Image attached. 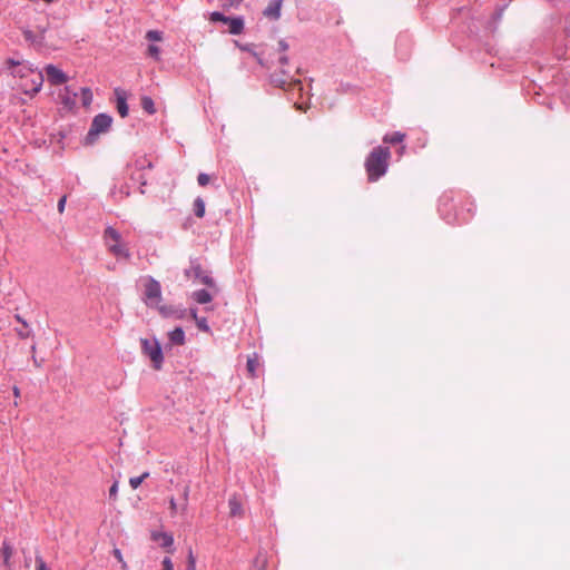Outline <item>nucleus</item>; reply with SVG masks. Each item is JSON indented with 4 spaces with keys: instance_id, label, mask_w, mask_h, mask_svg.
I'll use <instances>...</instances> for the list:
<instances>
[{
    "instance_id": "nucleus-1",
    "label": "nucleus",
    "mask_w": 570,
    "mask_h": 570,
    "mask_svg": "<svg viewBox=\"0 0 570 570\" xmlns=\"http://www.w3.org/2000/svg\"><path fill=\"white\" fill-rule=\"evenodd\" d=\"M4 65L10 70L13 77H18L21 80H24L31 77V85L21 82L20 87L27 95H36L40 91L43 83V76L40 71H36L31 66L23 63L21 61L9 58L6 60Z\"/></svg>"
},
{
    "instance_id": "nucleus-2",
    "label": "nucleus",
    "mask_w": 570,
    "mask_h": 570,
    "mask_svg": "<svg viewBox=\"0 0 570 570\" xmlns=\"http://www.w3.org/2000/svg\"><path fill=\"white\" fill-rule=\"evenodd\" d=\"M391 158V151L387 147H375L365 160V169L370 181H376L385 175L389 161Z\"/></svg>"
},
{
    "instance_id": "nucleus-3",
    "label": "nucleus",
    "mask_w": 570,
    "mask_h": 570,
    "mask_svg": "<svg viewBox=\"0 0 570 570\" xmlns=\"http://www.w3.org/2000/svg\"><path fill=\"white\" fill-rule=\"evenodd\" d=\"M145 302L149 307L158 309L160 315L164 317H175L178 320L185 317V309L176 308L173 305L161 304L160 287H147Z\"/></svg>"
},
{
    "instance_id": "nucleus-4",
    "label": "nucleus",
    "mask_w": 570,
    "mask_h": 570,
    "mask_svg": "<svg viewBox=\"0 0 570 570\" xmlns=\"http://www.w3.org/2000/svg\"><path fill=\"white\" fill-rule=\"evenodd\" d=\"M105 243L108 250L117 258L128 259L130 257L127 245L122 242L120 234L112 227L105 230Z\"/></svg>"
},
{
    "instance_id": "nucleus-5",
    "label": "nucleus",
    "mask_w": 570,
    "mask_h": 570,
    "mask_svg": "<svg viewBox=\"0 0 570 570\" xmlns=\"http://www.w3.org/2000/svg\"><path fill=\"white\" fill-rule=\"evenodd\" d=\"M140 343H141L142 353L150 358V361L153 362L154 368L160 370L163 361H164V356H163V352H161L159 342L156 340L150 341L147 338H141Z\"/></svg>"
},
{
    "instance_id": "nucleus-6",
    "label": "nucleus",
    "mask_w": 570,
    "mask_h": 570,
    "mask_svg": "<svg viewBox=\"0 0 570 570\" xmlns=\"http://www.w3.org/2000/svg\"><path fill=\"white\" fill-rule=\"evenodd\" d=\"M187 281L200 283L203 285H212L213 278L198 263H191L189 269L186 271Z\"/></svg>"
},
{
    "instance_id": "nucleus-7",
    "label": "nucleus",
    "mask_w": 570,
    "mask_h": 570,
    "mask_svg": "<svg viewBox=\"0 0 570 570\" xmlns=\"http://www.w3.org/2000/svg\"><path fill=\"white\" fill-rule=\"evenodd\" d=\"M112 122V118L106 114L97 115L91 124V127L88 132V137L92 138L98 136L99 134L106 132Z\"/></svg>"
},
{
    "instance_id": "nucleus-8",
    "label": "nucleus",
    "mask_w": 570,
    "mask_h": 570,
    "mask_svg": "<svg viewBox=\"0 0 570 570\" xmlns=\"http://www.w3.org/2000/svg\"><path fill=\"white\" fill-rule=\"evenodd\" d=\"M46 73L48 81L53 86L62 85L68 80L67 75L53 65L46 67Z\"/></svg>"
},
{
    "instance_id": "nucleus-9",
    "label": "nucleus",
    "mask_w": 570,
    "mask_h": 570,
    "mask_svg": "<svg viewBox=\"0 0 570 570\" xmlns=\"http://www.w3.org/2000/svg\"><path fill=\"white\" fill-rule=\"evenodd\" d=\"M150 538L153 541L157 542L161 548L167 549L169 553H173L174 538L170 533L153 531Z\"/></svg>"
},
{
    "instance_id": "nucleus-10",
    "label": "nucleus",
    "mask_w": 570,
    "mask_h": 570,
    "mask_svg": "<svg viewBox=\"0 0 570 570\" xmlns=\"http://www.w3.org/2000/svg\"><path fill=\"white\" fill-rule=\"evenodd\" d=\"M115 95L117 99V110L119 115L125 118L128 116V105H127V96L126 92L119 88L115 89Z\"/></svg>"
},
{
    "instance_id": "nucleus-11",
    "label": "nucleus",
    "mask_w": 570,
    "mask_h": 570,
    "mask_svg": "<svg viewBox=\"0 0 570 570\" xmlns=\"http://www.w3.org/2000/svg\"><path fill=\"white\" fill-rule=\"evenodd\" d=\"M1 557L3 559V567L6 570H12L11 564V557L13 554V549L7 541L2 542L1 549H0Z\"/></svg>"
},
{
    "instance_id": "nucleus-12",
    "label": "nucleus",
    "mask_w": 570,
    "mask_h": 570,
    "mask_svg": "<svg viewBox=\"0 0 570 570\" xmlns=\"http://www.w3.org/2000/svg\"><path fill=\"white\" fill-rule=\"evenodd\" d=\"M76 96L77 94L73 92L69 87H65L63 90L59 94L61 104L70 109L76 105Z\"/></svg>"
},
{
    "instance_id": "nucleus-13",
    "label": "nucleus",
    "mask_w": 570,
    "mask_h": 570,
    "mask_svg": "<svg viewBox=\"0 0 570 570\" xmlns=\"http://www.w3.org/2000/svg\"><path fill=\"white\" fill-rule=\"evenodd\" d=\"M228 508H229V515L230 517H243V504L242 501L233 495L228 500Z\"/></svg>"
},
{
    "instance_id": "nucleus-14",
    "label": "nucleus",
    "mask_w": 570,
    "mask_h": 570,
    "mask_svg": "<svg viewBox=\"0 0 570 570\" xmlns=\"http://www.w3.org/2000/svg\"><path fill=\"white\" fill-rule=\"evenodd\" d=\"M282 2L279 0H273L268 3L264 10V16L269 19H278L281 16Z\"/></svg>"
},
{
    "instance_id": "nucleus-15",
    "label": "nucleus",
    "mask_w": 570,
    "mask_h": 570,
    "mask_svg": "<svg viewBox=\"0 0 570 570\" xmlns=\"http://www.w3.org/2000/svg\"><path fill=\"white\" fill-rule=\"evenodd\" d=\"M225 23L228 24V31L232 35H240L244 30V20L240 17H228Z\"/></svg>"
},
{
    "instance_id": "nucleus-16",
    "label": "nucleus",
    "mask_w": 570,
    "mask_h": 570,
    "mask_svg": "<svg viewBox=\"0 0 570 570\" xmlns=\"http://www.w3.org/2000/svg\"><path fill=\"white\" fill-rule=\"evenodd\" d=\"M169 340L173 344L183 345L185 344V333L181 327H176L169 333Z\"/></svg>"
},
{
    "instance_id": "nucleus-17",
    "label": "nucleus",
    "mask_w": 570,
    "mask_h": 570,
    "mask_svg": "<svg viewBox=\"0 0 570 570\" xmlns=\"http://www.w3.org/2000/svg\"><path fill=\"white\" fill-rule=\"evenodd\" d=\"M16 333L21 340H27L32 336V330L27 322H22L21 327L16 328Z\"/></svg>"
},
{
    "instance_id": "nucleus-18",
    "label": "nucleus",
    "mask_w": 570,
    "mask_h": 570,
    "mask_svg": "<svg viewBox=\"0 0 570 570\" xmlns=\"http://www.w3.org/2000/svg\"><path fill=\"white\" fill-rule=\"evenodd\" d=\"M259 366V362H258V357L257 355H254L252 357H248L247 360V364H246V367H247V372L248 374L252 376V377H255L256 376V370L258 368Z\"/></svg>"
},
{
    "instance_id": "nucleus-19",
    "label": "nucleus",
    "mask_w": 570,
    "mask_h": 570,
    "mask_svg": "<svg viewBox=\"0 0 570 570\" xmlns=\"http://www.w3.org/2000/svg\"><path fill=\"white\" fill-rule=\"evenodd\" d=\"M141 107L149 115H154L156 112V108H155L154 101L148 96L141 97Z\"/></svg>"
},
{
    "instance_id": "nucleus-20",
    "label": "nucleus",
    "mask_w": 570,
    "mask_h": 570,
    "mask_svg": "<svg viewBox=\"0 0 570 570\" xmlns=\"http://www.w3.org/2000/svg\"><path fill=\"white\" fill-rule=\"evenodd\" d=\"M194 298L199 304H207L212 301V296L205 289H200L194 293Z\"/></svg>"
},
{
    "instance_id": "nucleus-21",
    "label": "nucleus",
    "mask_w": 570,
    "mask_h": 570,
    "mask_svg": "<svg viewBox=\"0 0 570 570\" xmlns=\"http://www.w3.org/2000/svg\"><path fill=\"white\" fill-rule=\"evenodd\" d=\"M404 138H405L404 134L396 131L391 135L384 136L383 141L389 142V144H399V142H402L404 140Z\"/></svg>"
},
{
    "instance_id": "nucleus-22",
    "label": "nucleus",
    "mask_w": 570,
    "mask_h": 570,
    "mask_svg": "<svg viewBox=\"0 0 570 570\" xmlns=\"http://www.w3.org/2000/svg\"><path fill=\"white\" fill-rule=\"evenodd\" d=\"M194 212L195 215L199 218L204 217L205 215V203L200 197L196 198L194 202Z\"/></svg>"
},
{
    "instance_id": "nucleus-23",
    "label": "nucleus",
    "mask_w": 570,
    "mask_h": 570,
    "mask_svg": "<svg viewBox=\"0 0 570 570\" xmlns=\"http://www.w3.org/2000/svg\"><path fill=\"white\" fill-rule=\"evenodd\" d=\"M81 101L85 107H89L92 102V92L89 88L81 89Z\"/></svg>"
},
{
    "instance_id": "nucleus-24",
    "label": "nucleus",
    "mask_w": 570,
    "mask_h": 570,
    "mask_svg": "<svg viewBox=\"0 0 570 570\" xmlns=\"http://www.w3.org/2000/svg\"><path fill=\"white\" fill-rule=\"evenodd\" d=\"M149 476L148 472L142 473L140 476H134L129 479V484L132 489H137L141 482Z\"/></svg>"
},
{
    "instance_id": "nucleus-25",
    "label": "nucleus",
    "mask_w": 570,
    "mask_h": 570,
    "mask_svg": "<svg viewBox=\"0 0 570 570\" xmlns=\"http://www.w3.org/2000/svg\"><path fill=\"white\" fill-rule=\"evenodd\" d=\"M146 38L150 41H161L163 40V32L158 30H149L146 33Z\"/></svg>"
},
{
    "instance_id": "nucleus-26",
    "label": "nucleus",
    "mask_w": 570,
    "mask_h": 570,
    "mask_svg": "<svg viewBox=\"0 0 570 570\" xmlns=\"http://www.w3.org/2000/svg\"><path fill=\"white\" fill-rule=\"evenodd\" d=\"M148 55L156 60L160 59V49L155 45H150L147 50Z\"/></svg>"
},
{
    "instance_id": "nucleus-27",
    "label": "nucleus",
    "mask_w": 570,
    "mask_h": 570,
    "mask_svg": "<svg viewBox=\"0 0 570 570\" xmlns=\"http://www.w3.org/2000/svg\"><path fill=\"white\" fill-rule=\"evenodd\" d=\"M209 19H210V21H214V22H218L219 21V22H224L225 23V22H227L228 17L224 16L220 12L215 11V12H213L210 14Z\"/></svg>"
},
{
    "instance_id": "nucleus-28",
    "label": "nucleus",
    "mask_w": 570,
    "mask_h": 570,
    "mask_svg": "<svg viewBox=\"0 0 570 570\" xmlns=\"http://www.w3.org/2000/svg\"><path fill=\"white\" fill-rule=\"evenodd\" d=\"M196 325H197V327H198L200 331H203V332H209V331H210V328H209V326H208V324H207V321H206V318H204V317H199V318L196 321Z\"/></svg>"
},
{
    "instance_id": "nucleus-29",
    "label": "nucleus",
    "mask_w": 570,
    "mask_h": 570,
    "mask_svg": "<svg viewBox=\"0 0 570 570\" xmlns=\"http://www.w3.org/2000/svg\"><path fill=\"white\" fill-rule=\"evenodd\" d=\"M36 563H37V570H50L46 562L43 561L42 557L36 556Z\"/></svg>"
},
{
    "instance_id": "nucleus-30",
    "label": "nucleus",
    "mask_w": 570,
    "mask_h": 570,
    "mask_svg": "<svg viewBox=\"0 0 570 570\" xmlns=\"http://www.w3.org/2000/svg\"><path fill=\"white\" fill-rule=\"evenodd\" d=\"M210 180V177L207 175V174H199L198 175V178H197V181L200 186H206Z\"/></svg>"
},
{
    "instance_id": "nucleus-31",
    "label": "nucleus",
    "mask_w": 570,
    "mask_h": 570,
    "mask_svg": "<svg viewBox=\"0 0 570 570\" xmlns=\"http://www.w3.org/2000/svg\"><path fill=\"white\" fill-rule=\"evenodd\" d=\"M114 556L115 558L122 564V568L126 569L127 568V564L126 562L124 561V558H122V554H121V551L119 549H114Z\"/></svg>"
},
{
    "instance_id": "nucleus-32",
    "label": "nucleus",
    "mask_w": 570,
    "mask_h": 570,
    "mask_svg": "<svg viewBox=\"0 0 570 570\" xmlns=\"http://www.w3.org/2000/svg\"><path fill=\"white\" fill-rule=\"evenodd\" d=\"M66 202H67V196H62L59 202H58V212L60 214H62L65 212V207H66Z\"/></svg>"
},
{
    "instance_id": "nucleus-33",
    "label": "nucleus",
    "mask_w": 570,
    "mask_h": 570,
    "mask_svg": "<svg viewBox=\"0 0 570 570\" xmlns=\"http://www.w3.org/2000/svg\"><path fill=\"white\" fill-rule=\"evenodd\" d=\"M163 570H174V564L169 558L163 560Z\"/></svg>"
},
{
    "instance_id": "nucleus-34",
    "label": "nucleus",
    "mask_w": 570,
    "mask_h": 570,
    "mask_svg": "<svg viewBox=\"0 0 570 570\" xmlns=\"http://www.w3.org/2000/svg\"><path fill=\"white\" fill-rule=\"evenodd\" d=\"M279 83L282 87H284L286 85V81L285 80H279ZM288 87H294V86H301V80L299 79H294V80H291L287 82Z\"/></svg>"
},
{
    "instance_id": "nucleus-35",
    "label": "nucleus",
    "mask_w": 570,
    "mask_h": 570,
    "mask_svg": "<svg viewBox=\"0 0 570 570\" xmlns=\"http://www.w3.org/2000/svg\"><path fill=\"white\" fill-rule=\"evenodd\" d=\"M117 493H118V483H117V482H115V483L110 487V489H109V495H110L111 498H114V499H115V498L117 497Z\"/></svg>"
},
{
    "instance_id": "nucleus-36",
    "label": "nucleus",
    "mask_w": 570,
    "mask_h": 570,
    "mask_svg": "<svg viewBox=\"0 0 570 570\" xmlns=\"http://www.w3.org/2000/svg\"><path fill=\"white\" fill-rule=\"evenodd\" d=\"M188 569L195 570V558L191 552L188 556Z\"/></svg>"
},
{
    "instance_id": "nucleus-37",
    "label": "nucleus",
    "mask_w": 570,
    "mask_h": 570,
    "mask_svg": "<svg viewBox=\"0 0 570 570\" xmlns=\"http://www.w3.org/2000/svg\"><path fill=\"white\" fill-rule=\"evenodd\" d=\"M169 505H170L171 513H175L177 510V504H176V501L174 498L170 499Z\"/></svg>"
},
{
    "instance_id": "nucleus-38",
    "label": "nucleus",
    "mask_w": 570,
    "mask_h": 570,
    "mask_svg": "<svg viewBox=\"0 0 570 570\" xmlns=\"http://www.w3.org/2000/svg\"><path fill=\"white\" fill-rule=\"evenodd\" d=\"M190 316H191V318H193V320H195V322L199 318V317L197 316V311H196L195 308H191V309H190Z\"/></svg>"
},
{
    "instance_id": "nucleus-39",
    "label": "nucleus",
    "mask_w": 570,
    "mask_h": 570,
    "mask_svg": "<svg viewBox=\"0 0 570 570\" xmlns=\"http://www.w3.org/2000/svg\"><path fill=\"white\" fill-rule=\"evenodd\" d=\"M278 46H279V48L282 49V51H286V50H287V48H288L287 43H286V42H284V41H279V42H278Z\"/></svg>"
},
{
    "instance_id": "nucleus-40",
    "label": "nucleus",
    "mask_w": 570,
    "mask_h": 570,
    "mask_svg": "<svg viewBox=\"0 0 570 570\" xmlns=\"http://www.w3.org/2000/svg\"><path fill=\"white\" fill-rule=\"evenodd\" d=\"M228 2L229 6H238L242 0H226Z\"/></svg>"
},
{
    "instance_id": "nucleus-41",
    "label": "nucleus",
    "mask_w": 570,
    "mask_h": 570,
    "mask_svg": "<svg viewBox=\"0 0 570 570\" xmlns=\"http://www.w3.org/2000/svg\"><path fill=\"white\" fill-rule=\"evenodd\" d=\"M14 320H16L17 322H19L21 325H22V322H26V321L21 317V315H19V314H16V315H14Z\"/></svg>"
},
{
    "instance_id": "nucleus-42",
    "label": "nucleus",
    "mask_w": 570,
    "mask_h": 570,
    "mask_svg": "<svg viewBox=\"0 0 570 570\" xmlns=\"http://www.w3.org/2000/svg\"><path fill=\"white\" fill-rule=\"evenodd\" d=\"M21 82L27 83L29 87L32 86L31 85V77H29V78H27L24 80H21Z\"/></svg>"
},
{
    "instance_id": "nucleus-43",
    "label": "nucleus",
    "mask_w": 570,
    "mask_h": 570,
    "mask_svg": "<svg viewBox=\"0 0 570 570\" xmlns=\"http://www.w3.org/2000/svg\"><path fill=\"white\" fill-rule=\"evenodd\" d=\"M13 394L17 397L20 395V391H19V389L17 386L13 387Z\"/></svg>"
},
{
    "instance_id": "nucleus-44",
    "label": "nucleus",
    "mask_w": 570,
    "mask_h": 570,
    "mask_svg": "<svg viewBox=\"0 0 570 570\" xmlns=\"http://www.w3.org/2000/svg\"><path fill=\"white\" fill-rule=\"evenodd\" d=\"M279 62H281L282 65H285V63L287 62V58H286L285 56L281 57V58H279Z\"/></svg>"
},
{
    "instance_id": "nucleus-45",
    "label": "nucleus",
    "mask_w": 570,
    "mask_h": 570,
    "mask_svg": "<svg viewBox=\"0 0 570 570\" xmlns=\"http://www.w3.org/2000/svg\"><path fill=\"white\" fill-rule=\"evenodd\" d=\"M26 38L29 39L30 32H26Z\"/></svg>"
},
{
    "instance_id": "nucleus-46",
    "label": "nucleus",
    "mask_w": 570,
    "mask_h": 570,
    "mask_svg": "<svg viewBox=\"0 0 570 570\" xmlns=\"http://www.w3.org/2000/svg\"><path fill=\"white\" fill-rule=\"evenodd\" d=\"M31 351L35 352L36 351V345H32L31 346Z\"/></svg>"
},
{
    "instance_id": "nucleus-47",
    "label": "nucleus",
    "mask_w": 570,
    "mask_h": 570,
    "mask_svg": "<svg viewBox=\"0 0 570 570\" xmlns=\"http://www.w3.org/2000/svg\"><path fill=\"white\" fill-rule=\"evenodd\" d=\"M26 567L29 568L30 567V562L29 561H26Z\"/></svg>"
}]
</instances>
